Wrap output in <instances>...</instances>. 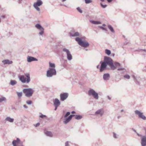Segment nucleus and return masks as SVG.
Wrapping results in <instances>:
<instances>
[{
  "label": "nucleus",
  "instance_id": "nucleus-1",
  "mask_svg": "<svg viewBox=\"0 0 146 146\" xmlns=\"http://www.w3.org/2000/svg\"><path fill=\"white\" fill-rule=\"evenodd\" d=\"M101 66L100 68V72H102L104 70L106 69L107 65H109L111 69L113 70L116 69V67L113 65L112 60L110 57L105 56L104 61H101L100 62Z\"/></svg>",
  "mask_w": 146,
  "mask_h": 146
},
{
  "label": "nucleus",
  "instance_id": "nucleus-2",
  "mask_svg": "<svg viewBox=\"0 0 146 146\" xmlns=\"http://www.w3.org/2000/svg\"><path fill=\"white\" fill-rule=\"evenodd\" d=\"M86 38L84 36L80 38L76 37L75 38V40L78 44L81 46L86 48L89 46V43L86 40Z\"/></svg>",
  "mask_w": 146,
  "mask_h": 146
},
{
  "label": "nucleus",
  "instance_id": "nucleus-3",
  "mask_svg": "<svg viewBox=\"0 0 146 146\" xmlns=\"http://www.w3.org/2000/svg\"><path fill=\"white\" fill-rule=\"evenodd\" d=\"M25 75H21L19 76V80L23 83H29L31 81L30 74L27 73L25 74Z\"/></svg>",
  "mask_w": 146,
  "mask_h": 146
},
{
  "label": "nucleus",
  "instance_id": "nucleus-4",
  "mask_svg": "<svg viewBox=\"0 0 146 146\" xmlns=\"http://www.w3.org/2000/svg\"><path fill=\"white\" fill-rule=\"evenodd\" d=\"M23 91L25 96L27 97L32 96L34 92V90L31 88L24 89Z\"/></svg>",
  "mask_w": 146,
  "mask_h": 146
},
{
  "label": "nucleus",
  "instance_id": "nucleus-5",
  "mask_svg": "<svg viewBox=\"0 0 146 146\" xmlns=\"http://www.w3.org/2000/svg\"><path fill=\"white\" fill-rule=\"evenodd\" d=\"M56 74V72L55 68H49L47 71L46 76L48 77H51Z\"/></svg>",
  "mask_w": 146,
  "mask_h": 146
},
{
  "label": "nucleus",
  "instance_id": "nucleus-6",
  "mask_svg": "<svg viewBox=\"0 0 146 146\" xmlns=\"http://www.w3.org/2000/svg\"><path fill=\"white\" fill-rule=\"evenodd\" d=\"M88 94L89 96H92L96 99L98 98V94L93 89H90L88 92Z\"/></svg>",
  "mask_w": 146,
  "mask_h": 146
},
{
  "label": "nucleus",
  "instance_id": "nucleus-7",
  "mask_svg": "<svg viewBox=\"0 0 146 146\" xmlns=\"http://www.w3.org/2000/svg\"><path fill=\"white\" fill-rule=\"evenodd\" d=\"M35 27L40 31L39 33V35L42 36L44 33V28L39 24H36L35 25Z\"/></svg>",
  "mask_w": 146,
  "mask_h": 146
},
{
  "label": "nucleus",
  "instance_id": "nucleus-8",
  "mask_svg": "<svg viewBox=\"0 0 146 146\" xmlns=\"http://www.w3.org/2000/svg\"><path fill=\"white\" fill-rule=\"evenodd\" d=\"M62 51L63 52H66L67 55V58L68 60H72V56L68 49L66 48H64Z\"/></svg>",
  "mask_w": 146,
  "mask_h": 146
},
{
  "label": "nucleus",
  "instance_id": "nucleus-9",
  "mask_svg": "<svg viewBox=\"0 0 146 146\" xmlns=\"http://www.w3.org/2000/svg\"><path fill=\"white\" fill-rule=\"evenodd\" d=\"M42 2L40 0H37L36 2L34 3L33 6L38 11H40L39 8L38 6H40L42 5Z\"/></svg>",
  "mask_w": 146,
  "mask_h": 146
},
{
  "label": "nucleus",
  "instance_id": "nucleus-10",
  "mask_svg": "<svg viewBox=\"0 0 146 146\" xmlns=\"http://www.w3.org/2000/svg\"><path fill=\"white\" fill-rule=\"evenodd\" d=\"M12 144L13 146H23L22 142L19 138H17L16 140H13Z\"/></svg>",
  "mask_w": 146,
  "mask_h": 146
},
{
  "label": "nucleus",
  "instance_id": "nucleus-11",
  "mask_svg": "<svg viewBox=\"0 0 146 146\" xmlns=\"http://www.w3.org/2000/svg\"><path fill=\"white\" fill-rule=\"evenodd\" d=\"M135 113L136 115H138L139 118H141L144 120L146 119V117L143 115V113L138 110H136Z\"/></svg>",
  "mask_w": 146,
  "mask_h": 146
},
{
  "label": "nucleus",
  "instance_id": "nucleus-12",
  "mask_svg": "<svg viewBox=\"0 0 146 146\" xmlns=\"http://www.w3.org/2000/svg\"><path fill=\"white\" fill-rule=\"evenodd\" d=\"M68 94L67 93H64L60 94V96L61 100L62 101H64L68 97Z\"/></svg>",
  "mask_w": 146,
  "mask_h": 146
},
{
  "label": "nucleus",
  "instance_id": "nucleus-13",
  "mask_svg": "<svg viewBox=\"0 0 146 146\" xmlns=\"http://www.w3.org/2000/svg\"><path fill=\"white\" fill-rule=\"evenodd\" d=\"M141 146H146V136H144L141 138Z\"/></svg>",
  "mask_w": 146,
  "mask_h": 146
},
{
  "label": "nucleus",
  "instance_id": "nucleus-14",
  "mask_svg": "<svg viewBox=\"0 0 146 146\" xmlns=\"http://www.w3.org/2000/svg\"><path fill=\"white\" fill-rule=\"evenodd\" d=\"M113 65L116 68V67H119L118 69V70H124V68L121 66V65L120 63L118 62H115L113 63Z\"/></svg>",
  "mask_w": 146,
  "mask_h": 146
},
{
  "label": "nucleus",
  "instance_id": "nucleus-15",
  "mask_svg": "<svg viewBox=\"0 0 146 146\" xmlns=\"http://www.w3.org/2000/svg\"><path fill=\"white\" fill-rule=\"evenodd\" d=\"M38 60L32 56H28L27 57V61L28 62H30L33 61H37Z\"/></svg>",
  "mask_w": 146,
  "mask_h": 146
},
{
  "label": "nucleus",
  "instance_id": "nucleus-16",
  "mask_svg": "<svg viewBox=\"0 0 146 146\" xmlns=\"http://www.w3.org/2000/svg\"><path fill=\"white\" fill-rule=\"evenodd\" d=\"M74 116V115H71L65 119L64 121H63L64 123L65 124H66L71 119L72 117Z\"/></svg>",
  "mask_w": 146,
  "mask_h": 146
},
{
  "label": "nucleus",
  "instance_id": "nucleus-17",
  "mask_svg": "<svg viewBox=\"0 0 146 146\" xmlns=\"http://www.w3.org/2000/svg\"><path fill=\"white\" fill-rule=\"evenodd\" d=\"M104 113V110L102 109H100L97 110L95 113V115H100L102 116Z\"/></svg>",
  "mask_w": 146,
  "mask_h": 146
},
{
  "label": "nucleus",
  "instance_id": "nucleus-18",
  "mask_svg": "<svg viewBox=\"0 0 146 146\" xmlns=\"http://www.w3.org/2000/svg\"><path fill=\"white\" fill-rule=\"evenodd\" d=\"M110 78V74L109 73L104 74L103 76V79L105 80H109Z\"/></svg>",
  "mask_w": 146,
  "mask_h": 146
},
{
  "label": "nucleus",
  "instance_id": "nucleus-19",
  "mask_svg": "<svg viewBox=\"0 0 146 146\" xmlns=\"http://www.w3.org/2000/svg\"><path fill=\"white\" fill-rule=\"evenodd\" d=\"M54 106H59L60 104V102L57 98H55L53 102Z\"/></svg>",
  "mask_w": 146,
  "mask_h": 146
},
{
  "label": "nucleus",
  "instance_id": "nucleus-20",
  "mask_svg": "<svg viewBox=\"0 0 146 146\" xmlns=\"http://www.w3.org/2000/svg\"><path fill=\"white\" fill-rule=\"evenodd\" d=\"M5 121L11 123H13L14 121V119L13 118H11L10 117H7L5 119Z\"/></svg>",
  "mask_w": 146,
  "mask_h": 146
},
{
  "label": "nucleus",
  "instance_id": "nucleus-21",
  "mask_svg": "<svg viewBox=\"0 0 146 146\" xmlns=\"http://www.w3.org/2000/svg\"><path fill=\"white\" fill-rule=\"evenodd\" d=\"M2 62L4 64H12L13 63L12 61H10L7 59L3 60L2 61Z\"/></svg>",
  "mask_w": 146,
  "mask_h": 146
},
{
  "label": "nucleus",
  "instance_id": "nucleus-22",
  "mask_svg": "<svg viewBox=\"0 0 146 146\" xmlns=\"http://www.w3.org/2000/svg\"><path fill=\"white\" fill-rule=\"evenodd\" d=\"M70 36H79L80 35L79 33L78 32H76L74 33H70Z\"/></svg>",
  "mask_w": 146,
  "mask_h": 146
},
{
  "label": "nucleus",
  "instance_id": "nucleus-23",
  "mask_svg": "<svg viewBox=\"0 0 146 146\" xmlns=\"http://www.w3.org/2000/svg\"><path fill=\"white\" fill-rule=\"evenodd\" d=\"M90 22L94 24L98 25L100 24L101 23V22L100 21H95L90 20Z\"/></svg>",
  "mask_w": 146,
  "mask_h": 146
},
{
  "label": "nucleus",
  "instance_id": "nucleus-24",
  "mask_svg": "<svg viewBox=\"0 0 146 146\" xmlns=\"http://www.w3.org/2000/svg\"><path fill=\"white\" fill-rule=\"evenodd\" d=\"M17 84V82L14 80H11L10 81V84L12 86H14Z\"/></svg>",
  "mask_w": 146,
  "mask_h": 146
},
{
  "label": "nucleus",
  "instance_id": "nucleus-25",
  "mask_svg": "<svg viewBox=\"0 0 146 146\" xmlns=\"http://www.w3.org/2000/svg\"><path fill=\"white\" fill-rule=\"evenodd\" d=\"M45 134L47 136L50 137H52V134L50 131H47L45 132Z\"/></svg>",
  "mask_w": 146,
  "mask_h": 146
},
{
  "label": "nucleus",
  "instance_id": "nucleus-26",
  "mask_svg": "<svg viewBox=\"0 0 146 146\" xmlns=\"http://www.w3.org/2000/svg\"><path fill=\"white\" fill-rule=\"evenodd\" d=\"M108 27L112 33H115V31H114L111 25H108Z\"/></svg>",
  "mask_w": 146,
  "mask_h": 146
},
{
  "label": "nucleus",
  "instance_id": "nucleus-27",
  "mask_svg": "<svg viewBox=\"0 0 146 146\" xmlns=\"http://www.w3.org/2000/svg\"><path fill=\"white\" fill-rule=\"evenodd\" d=\"M75 119H76L79 120L81 119L82 117V116L81 115H75Z\"/></svg>",
  "mask_w": 146,
  "mask_h": 146
},
{
  "label": "nucleus",
  "instance_id": "nucleus-28",
  "mask_svg": "<svg viewBox=\"0 0 146 146\" xmlns=\"http://www.w3.org/2000/svg\"><path fill=\"white\" fill-rule=\"evenodd\" d=\"M6 98L4 97H2L0 98V103L3 101L5 102L6 101Z\"/></svg>",
  "mask_w": 146,
  "mask_h": 146
},
{
  "label": "nucleus",
  "instance_id": "nucleus-29",
  "mask_svg": "<svg viewBox=\"0 0 146 146\" xmlns=\"http://www.w3.org/2000/svg\"><path fill=\"white\" fill-rule=\"evenodd\" d=\"M17 96L19 98H20L22 95V92H17Z\"/></svg>",
  "mask_w": 146,
  "mask_h": 146
},
{
  "label": "nucleus",
  "instance_id": "nucleus-30",
  "mask_svg": "<svg viewBox=\"0 0 146 146\" xmlns=\"http://www.w3.org/2000/svg\"><path fill=\"white\" fill-rule=\"evenodd\" d=\"M49 66L51 67L52 68H55V64L54 63H52L50 62H49Z\"/></svg>",
  "mask_w": 146,
  "mask_h": 146
},
{
  "label": "nucleus",
  "instance_id": "nucleus-31",
  "mask_svg": "<svg viewBox=\"0 0 146 146\" xmlns=\"http://www.w3.org/2000/svg\"><path fill=\"white\" fill-rule=\"evenodd\" d=\"M132 77L133 78L134 80V81L137 84H139V83L137 80L135 76L134 75H133Z\"/></svg>",
  "mask_w": 146,
  "mask_h": 146
},
{
  "label": "nucleus",
  "instance_id": "nucleus-32",
  "mask_svg": "<svg viewBox=\"0 0 146 146\" xmlns=\"http://www.w3.org/2000/svg\"><path fill=\"white\" fill-rule=\"evenodd\" d=\"M105 53L108 55H110L111 53V51L108 49H106L105 50Z\"/></svg>",
  "mask_w": 146,
  "mask_h": 146
},
{
  "label": "nucleus",
  "instance_id": "nucleus-33",
  "mask_svg": "<svg viewBox=\"0 0 146 146\" xmlns=\"http://www.w3.org/2000/svg\"><path fill=\"white\" fill-rule=\"evenodd\" d=\"M40 117L42 118H45L46 119H47V117L45 115H44L42 114L40 116Z\"/></svg>",
  "mask_w": 146,
  "mask_h": 146
},
{
  "label": "nucleus",
  "instance_id": "nucleus-34",
  "mask_svg": "<svg viewBox=\"0 0 146 146\" xmlns=\"http://www.w3.org/2000/svg\"><path fill=\"white\" fill-rule=\"evenodd\" d=\"M77 9L78 11L80 13H82V11L81 10V9L79 7H78L77 8Z\"/></svg>",
  "mask_w": 146,
  "mask_h": 146
},
{
  "label": "nucleus",
  "instance_id": "nucleus-35",
  "mask_svg": "<svg viewBox=\"0 0 146 146\" xmlns=\"http://www.w3.org/2000/svg\"><path fill=\"white\" fill-rule=\"evenodd\" d=\"M26 103L28 105H31L32 103V101L31 100L27 101Z\"/></svg>",
  "mask_w": 146,
  "mask_h": 146
},
{
  "label": "nucleus",
  "instance_id": "nucleus-36",
  "mask_svg": "<svg viewBox=\"0 0 146 146\" xmlns=\"http://www.w3.org/2000/svg\"><path fill=\"white\" fill-rule=\"evenodd\" d=\"M124 77L126 78L129 79L130 78V76L128 75H125L124 76Z\"/></svg>",
  "mask_w": 146,
  "mask_h": 146
},
{
  "label": "nucleus",
  "instance_id": "nucleus-37",
  "mask_svg": "<svg viewBox=\"0 0 146 146\" xmlns=\"http://www.w3.org/2000/svg\"><path fill=\"white\" fill-rule=\"evenodd\" d=\"M70 114V112H67L66 114L64 116V117L66 118Z\"/></svg>",
  "mask_w": 146,
  "mask_h": 146
},
{
  "label": "nucleus",
  "instance_id": "nucleus-38",
  "mask_svg": "<svg viewBox=\"0 0 146 146\" xmlns=\"http://www.w3.org/2000/svg\"><path fill=\"white\" fill-rule=\"evenodd\" d=\"M99 27L101 29H102L103 30H104V31H107V29L104 27H102V26H99Z\"/></svg>",
  "mask_w": 146,
  "mask_h": 146
},
{
  "label": "nucleus",
  "instance_id": "nucleus-39",
  "mask_svg": "<svg viewBox=\"0 0 146 146\" xmlns=\"http://www.w3.org/2000/svg\"><path fill=\"white\" fill-rule=\"evenodd\" d=\"M85 1L86 3L87 4L90 3L92 2V1L91 0H85Z\"/></svg>",
  "mask_w": 146,
  "mask_h": 146
},
{
  "label": "nucleus",
  "instance_id": "nucleus-40",
  "mask_svg": "<svg viewBox=\"0 0 146 146\" xmlns=\"http://www.w3.org/2000/svg\"><path fill=\"white\" fill-rule=\"evenodd\" d=\"M101 6L103 8H106V5H103L102 3H100Z\"/></svg>",
  "mask_w": 146,
  "mask_h": 146
},
{
  "label": "nucleus",
  "instance_id": "nucleus-41",
  "mask_svg": "<svg viewBox=\"0 0 146 146\" xmlns=\"http://www.w3.org/2000/svg\"><path fill=\"white\" fill-rule=\"evenodd\" d=\"M136 133L137 134V135L138 136H139L141 137H142L143 136V135H142L141 134H140L139 133H138L137 132H136Z\"/></svg>",
  "mask_w": 146,
  "mask_h": 146
},
{
  "label": "nucleus",
  "instance_id": "nucleus-42",
  "mask_svg": "<svg viewBox=\"0 0 146 146\" xmlns=\"http://www.w3.org/2000/svg\"><path fill=\"white\" fill-rule=\"evenodd\" d=\"M136 133L137 134V135L138 136H139L141 137H142L143 136V135H142L141 134H140L139 133H138L137 132H136Z\"/></svg>",
  "mask_w": 146,
  "mask_h": 146
},
{
  "label": "nucleus",
  "instance_id": "nucleus-43",
  "mask_svg": "<svg viewBox=\"0 0 146 146\" xmlns=\"http://www.w3.org/2000/svg\"><path fill=\"white\" fill-rule=\"evenodd\" d=\"M113 137L114 138H117L116 136V134L114 133H113Z\"/></svg>",
  "mask_w": 146,
  "mask_h": 146
},
{
  "label": "nucleus",
  "instance_id": "nucleus-44",
  "mask_svg": "<svg viewBox=\"0 0 146 146\" xmlns=\"http://www.w3.org/2000/svg\"><path fill=\"white\" fill-rule=\"evenodd\" d=\"M65 146H68V142L67 141L65 143Z\"/></svg>",
  "mask_w": 146,
  "mask_h": 146
},
{
  "label": "nucleus",
  "instance_id": "nucleus-45",
  "mask_svg": "<svg viewBox=\"0 0 146 146\" xmlns=\"http://www.w3.org/2000/svg\"><path fill=\"white\" fill-rule=\"evenodd\" d=\"M55 106V108H54V110L56 111L57 110L58 107V106Z\"/></svg>",
  "mask_w": 146,
  "mask_h": 146
},
{
  "label": "nucleus",
  "instance_id": "nucleus-46",
  "mask_svg": "<svg viewBox=\"0 0 146 146\" xmlns=\"http://www.w3.org/2000/svg\"><path fill=\"white\" fill-rule=\"evenodd\" d=\"M23 106V107H24L25 108H26V109H27V108H28L27 106L26 105H24Z\"/></svg>",
  "mask_w": 146,
  "mask_h": 146
},
{
  "label": "nucleus",
  "instance_id": "nucleus-47",
  "mask_svg": "<svg viewBox=\"0 0 146 146\" xmlns=\"http://www.w3.org/2000/svg\"><path fill=\"white\" fill-rule=\"evenodd\" d=\"M40 125V123H37L36 125H35V127H37L38 126Z\"/></svg>",
  "mask_w": 146,
  "mask_h": 146
},
{
  "label": "nucleus",
  "instance_id": "nucleus-48",
  "mask_svg": "<svg viewBox=\"0 0 146 146\" xmlns=\"http://www.w3.org/2000/svg\"><path fill=\"white\" fill-rule=\"evenodd\" d=\"M112 0H107L108 2H109V3H110V2H111Z\"/></svg>",
  "mask_w": 146,
  "mask_h": 146
},
{
  "label": "nucleus",
  "instance_id": "nucleus-49",
  "mask_svg": "<svg viewBox=\"0 0 146 146\" xmlns=\"http://www.w3.org/2000/svg\"><path fill=\"white\" fill-rule=\"evenodd\" d=\"M132 130L133 131H134V132L136 133L137 132L136 131L135 129H134L133 128H132Z\"/></svg>",
  "mask_w": 146,
  "mask_h": 146
},
{
  "label": "nucleus",
  "instance_id": "nucleus-50",
  "mask_svg": "<svg viewBox=\"0 0 146 146\" xmlns=\"http://www.w3.org/2000/svg\"><path fill=\"white\" fill-rule=\"evenodd\" d=\"M100 66V65H98V66H97V68L98 69V68H99Z\"/></svg>",
  "mask_w": 146,
  "mask_h": 146
},
{
  "label": "nucleus",
  "instance_id": "nucleus-51",
  "mask_svg": "<svg viewBox=\"0 0 146 146\" xmlns=\"http://www.w3.org/2000/svg\"><path fill=\"white\" fill-rule=\"evenodd\" d=\"M75 113V111H72L71 112V113H72V114H73V113Z\"/></svg>",
  "mask_w": 146,
  "mask_h": 146
},
{
  "label": "nucleus",
  "instance_id": "nucleus-52",
  "mask_svg": "<svg viewBox=\"0 0 146 146\" xmlns=\"http://www.w3.org/2000/svg\"><path fill=\"white\" fill-rule=\"evenodd\" d=\"M12 109H14L15 110H16V108H15L14 107H13V108H12Z\"/></svg>",
  "mask_w": 146,
  "mask_h": 146
},
{
  "label": "nucleus",
  "instance_id": "nucleus-53",
  "mask_svg": "<svg viewBox=\"0 0 146 146\" xmlns=\"http://www.w3.org/2000/svg\"><path fill=\"white\" fill-rule=\"evenodd\" d=\"M106 26V25H105V24H103L102 25V26H103V27H105Z\"/></svg>",
  "mask_w": 146,
  "mask_h": 146
},
{
  "label": "nucleus",
  "instance_id": "nucleus-54",
  "mask_svg": "<svg viewBox=\"0 0 146 146\" xmlns=\"http://www.w3.org/2000/svg\"><path fill=\"white\" fill-rule=\"evenodd\" d=\"M66 0H62V2H64Z\"/></svg>",
  "mask_w": 146,
  "mask_h": 146
},
{
  "label": "nucleus",
  "instance_id": "nucleus-55",
  "mask_svg": "<svg viewBox=\"0 0 146 146\" xmlns=\"http://www.w3.org/2000/svg\"><path fill=\"white\" fill-rule=\"evenodd\" d=\"M108 98L109 100H110L111 98L108 96Z\"/></svg>",
  "mask_w": 146,
  "mask_h": 146
},
{
  "label": "nucleus",
  "instance_id": "nucleus-56",
  "mask_svg": "<svg viewBox=\"0 0 146 146\" xmlns=\"http://www.w3.org/2000/svg\"><path fill=\"white\" fill-rule=\"evenodd\" d=\"M121 117L120 116H118L117 117V118H118V119H119Z\"/></svg>",
  "mask_w": 146,
  "mask_h": 146
},
{
  "label": "nucleus",
  "instance_id": "nucleus-57",
  "mask_svg": "<svg viewBox=\"0 0 146 146\" xmlns=\"http://www.w3.org/2000/svg\"><path fill=\"white\" fill-rule=\"evenodd\" d=\"M102 2H103L104 1V0H100Z\"/></svg>",
  "mask_w": 146,
  "mask_h": 146
},
{
  "label": "nucleus",
  "instance_id": "nucleus-58",
  "mask_svg": "<svg viewBox=\"0 0 146 146\" xmlns=\"http://www.w3.org/2000/svg\"><path fill=\"white\" fill-rule=\"evenodd\" d=\"M123 111V110H121V112H122V111Z\"/></svg>",
  "mask_w": 146,
  "mask_h": 146
}]
</instances>
